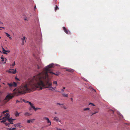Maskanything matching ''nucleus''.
Here are the masks:
<instances>
[{"label": "nucleus", "instance_id": "f257e3e1", "mask_svg": "<svg viewBox=\"0 0 130 130\" xmlns=\"http://www.w3.org/2000/svg\"><path fill=\"white\" fill-rule=\"evenodd\" d=\"M39 76L34 77L29 79L27 84L23 83L18 88V92L21 94L26 93L28 92L32 91V89L39 88V90L43 88H48L49 90L52 91L56 89V87H52V84L49 80L41 79Z\"/></svg>", "mask_w": 130, "mask_h": 130}, {"label": "nucleus", "instance_id": "f03ea898", "mask_svg": "<svg viewBox=\"0 0 130 130\" xmlns=\"http://www.w3.org/2000/svg\"><path fill=\"white\" fill-rule=\"evenodd\" d=\"M54 66L53 64H51L45 67L43 71L41 73H40L34 77L39 76V78H40L41 79L43 80H49L48 78V73H50L51 74H54L57 76L59 75L60 73L59 72H56V73L53 72V70L51 69V68L53 67Z\"/></svg>", "mask_w": 130, "mask_h": 130}, {"label": "nucleus", "instance_id": "7ed1b4c3", "mask_svg": "<svg viewBox=\"0 0 130 130\" xmlns=\"http://www.w3.org/2000/svg\"><path fill=\"white\" fill-rule=\"evenodd\" d=\"M14 95L11 94H9L6 97L4 100H6L7 102L9 101L12 98Z\"/></svg>", "mask_w": 130, "mask_h": 130}, {"label": "nucleus", "instance_id": "20e7f679", "mask_svg": "<svg viewBox=\"0 0 130 130\" xmlns=\"http://www.w3.org/2000/svg\"><path fill=\"white\" fill-rule=\"evenodd\" d=\"M8 121L9 122V123H5V125L6 126H9L10 125V124H13V121L15 120V119H12V118H9L8 119H7Z\"/></svg>", "mask_w": 130, "mask_h": 130}, {"label": "nucleus", "instance_id": "39448f33", "mask_svg": "<svg viewBox=\"0 0 130 130\" xmlns=\"http://www.w3.org/2000/svg\"><path fill=\"white\" fill-rule=\"evenodd\" d=\"M7 85L9 86V87L11 88L12 87H16L17 86V84L15 82H13L10 83H7Z\"/></svg>", "mask_w": 130, "mask_h": 130}, {"label": "nucleus", "instance_id": "423d86ee", "mask_svg": "<svg viewBox=\"0 0 130 130\" xmlns=\"http://www.w3.org/2000/svg\"><path fill=\"white\" fill-rule=\"evenodd\" d=\"M43 119L44 120H46V122L47 123V126H48L51 125V122L48 118L46 117H44L43 118Z\"/></svg>", "mask_w": 130, "mask_h": 130}, {"label": "nucleus", "instance_id": "0eeeda50", "mask_svg": "<svg viewBox=\"0 0 130 130\" xmlns=\"http://www.w3.org/2000/svg\"><path fill=\"white\" fill-rule=\"evenodd\" d=\"M11 70H9L8 71V72L9 73H12V74H14L17 72L16 69L14 71V69H10Z\"/></svg>", "mask_w": 130, "mask_h": 130}, {"label": "nucleus", "instance_id": "6e6552de", "mask_svg": "<svg viewBox=\"0 0 130 130\" xmlns=\"http://www.w3.org/2000/svg\"><path fill=\"white\" fill-rule=\"evenodd\" d=\"M63 30H64V31L67 34H70V32L69 30L67 29L65 27H63L62 28Z\"/></svg>", "mask_w": 130, "mask_h": 130}, {"label": "nucleus", "instance_id": "1a4fd4ad", "mask_svg": "<svg viewBox=\"0 0 130 130\" xmlns=\"http://www.w3.org/2000/svg\"><path fill=\"white\" fill-rule=\"evenodd\" d=\"M5 117L3 118V119H6L7 120L9 118V115L8 113H7L5 115Z\"/></svg>", "mask_w": 130, "mask_h": 130}, {"label": "nucleus", "instance_id": "9d476101", "mask_svg": "<svg viewBox=\"0 0 130 130\" xmlns=\"http://www.w3.org/2000/svg\"><path fill=\"white\" fill-rule=\"evenodd\" d=\"M2 50L3 51V53L4 54H5L7 55V53L6 52L9 53L10 52V51L9 50L6 51L5 50L4 48L2 46Z\"/></svg>", "mask_w": 130, "mask_h": 130}, {"label": "nucleus", "instance_id": "9b49d317", "mask_svg": "<svg viewBox=\"0 0 130 130\" xmlns=\"http://www.w3.org/2000/svg\"><path fill=\"white\" fill-rule=\"evenodd\" d=\"M26 38L25 36H24L23 38H21V39L22 41V44H24V41H25V42H26Z\"/></svg>", "mask_w": 130, "mask_h": 130}, {"label": "nucleus", "instance_id": "f8f14e48", "mask_svg": "<svg viewBox=\"0 0 130 130\" xmlns=\"http://www.w3.org/2000/svg\"><path fill=\"white\" fill-rule=\"evenodd\" d=\"M54 120L56 121H59L60 122L61 121L59 120V119L57 117H55L54 118Z\"/></svg>", "mask_w": 130, "mask_h": 130}, {"label": "nucleus", "instance_id": "ddd939ff", "mask_svg": "<svg viewBox=\"0 0 130 130\" xmlns=\"http://www.w3.org/2000/svg\"><path fill=\"white\" fill-rule=\"evenodd\" d=\"M66 71L70 72H72L74 71V70L71 69H67Z\"/></svg>", "mask_w": 130, "mask_h": 130}, {"label": "nucleus", "instance_id": "4468645a", "mask_svg": "<svg viewBox=\"0 0 130 130\" xmlns=\"http://www.w3.org/2000/svg\"><path fill=\"white\" fill-rule=\"evenodd\" d=\"M24 115L26 116H30L31 114H30L28 112H26L24 114Z\"/></svg>", "mask_w": 130, "mask_h": 130}, {"label": "nucleus", "instance_id": "2eb2a0df", "mask_svg": "<svg viewBox=\"0 0 130 130\" xmlns=\"http://www.w3.org/2000/svg\"><path fill=\"white\" fill-rule=\"evenodd\" d=\"M20 113H18L17 111H16L15 113V115L16 117H18L19 116Z\"/></svg>", "mask_w": 130, "mask_h": 130}, {"label": "nucleus", "instance_id": "dca6fc26", "mask_svg": "<svg viewBox=\"0 0 130 130\" xmlns=\"http://www.w3.org/2000/svg\"><path fill=\"white\" fill-rule=\"evenodd\" d=\"M7 129L8 130H15L16 129V127L8 128Z\"/></svg>", "mask_w": 130, "mask_h": 130}, {"label": "nucleus", "instance_id": "f3484780", "mask_svg": "<svg viewBox=\"0 0 130 130\" xmlns=\"http://www.w3.org/2000/svg\"><path fill=\"white\" fill-rule=\"evenodd\" d=\"M21 123H18L17 124V127H18L19 128H20L22 127V126L21 125Z\"/></svg>", "mask_w": 130, "mask_h": 130}, {"label": "nucleus", "instance_id": "a211bd4d", "mask_svg": "<svg viewBox=\"0 0 130 130\" xmlns=\"http://www.w3.org/2000/svg\"><path fill=\"white\" fill-rule=\"evenodd\" d=\"M62 95H63L64 97H68V94H66L65 93H62Z\"/></svg>", "mask_w": 130, "mask_h": 130}, {"label": "nucleus", "instance_id": "6ab92c4d", "mask_svg": "<svg viewBox=\"0 0 130 130\" xmlns=\"http://www.w3.org/2000/svg\"><path fill=\"white\" fill-rule=\"evenodd\" d=\"M59 9V8L57 5L56 6V7L55 8V11H56L57 10H58Z\"/></svg>", "mask_w": 130, "mask_h": 130}, {"label": "nucleus", "instance_id": "aec40b11", "mask_svg": "<svg viewBox=\"0 0 130 130\" xmlns=\"http://www.w3.org/2000/svg\"><path fill=\"white\" fill-rule=\"evenodd\" d=\"M90 109V108H84L83 110H84V111H86V110H89Z\"/></svg>", "mask_w": 130, "mask_h": 130}, {"label": "nucleus", "instance_id": "412c9836", "mask_svg": "<svg viewBox=\"0 0 130 130\" xmlns=\"http://www.w3.org/2000/svg\"><path fill=\"white\" fill-rule=\"evenodd\" d=\"M3 120L1 121V123L5 122H6V121L7 119H3Z\"/></svg>", "mask_w": 130, "mask_h": 130}, {"label": "nucleus", "instance_id": "4be33fe9", "mask_svg": "<svg viewBox=\"0 0 130 130\" xmlns=\"http://www.w3.org/2000/svg\"><path fill=\"white\" fill-rule=\"evenodd\" d=\"M53 83L54 84H56V86H57L58 85L57 84V82L56 81H54L53 82Z\"/></svg>", "mask_w": 130, "mask_h": 130}, {"label": "nucleus", "instance_id": "5701e85b", "mask_svg": "<svg viewBox=\"0 0 130 130\" xmlns=\"http://www.w3.org/2000/svg\"><path fill=\"white\" fill-rule=\"evenodd\" d=\"M35 109H34V110H35V111H36V110H37L38 109H41V108H36L35 107Z\"/></svg>", "mask_w": 130, "mask_h": 130}, {"label": "nucleus", "instance_id": "b1692460", "mask_svg": "<svg viewBox=\"0 0 130 130\" xmlns=\"http://www.w3.org/2000/svg\"><path fill=\"white\" fill-rule=\"evenodd\" d=\"M34 105V104H32V105H30V106H31V107L32 108H33V109H35V107L34 106H33Z\"/></svg>", "mask_w": 130, "mask_h": 130}, {"label": "nucleus", "instance_id": "393cba45", "mask_svg": "<svg viewBox=\"0 0 130 130\" xmlns=\"http://www.w3.org/2000/svg\"><path fill=\"white\" fill-rule=\"evenodd\" d=\"M35 120V119H30V121L31 122L33 123L34 121Z\"/></svg>", "mask_w": 130, "mask_h": 130}, {"label": "nucleus", "instance_id": "a878e982", "mask_svg": "<svg viewBox=\"0 0 130 130\" xmlns=\"http://www.w3.org/2000/svg\"><path fill=\"white\" fill-rule=\"evenodd\" d=\"M5 33L6 34V36H7L8 37H9L10 36V35L8 33L5 32Z\"/></svg>", "mask_w": 130, "mask_h": 130}, {"label": "nucleus", "instance_id": "bb28decb", "mask_svg": "<svg viewBox=\"0 0 130 130\" xmlns=\"http://www.w3.org/2000/svg\"><path fill=\"white\" fill-rule=\"evenodd\" d=\"M1 59H2V61H4V58L3 57V55H2V57H1Z\"/></svg>", "mask_w": 130, "mask_h": 130}, {"label": "nucleus", "instance_id": "cd10ccee", "mask_svg": "<svg viewBox=\"0 0 130 130\" xmlns=\"http://www.w3.org/2000/svg\"><path fill=\"white\" fill-rule=\"evenodd\" d=\"M8 111L7 110H6L5 111H4L3 112V114H4L5 113L7 112Z\"/></svg>", "mask_w": 130, "mask_h": 130}, {"label": "nucleus", "instance_id": "c85d7f7f", "mask_svg": "<svg viewBox=\"0 0 130 130\" xmlns=\"http://www.w3.org/2000/svg\"><path fill=\"white\" fill-rule=\"evenodd\" d=\"M57 105H59L61 106V105H64V104H60L59 103H57Z\"/></svg>", "mask_w": 130, "mask_h": 130}, {"label": "nucleus", "instance_id": "c756f323", "mask_svg": "<svg viewBox=\"0 0 130 130\" xmlns=\"http://www.w3.org/2000/svg\"><path fill=\"white\" fill-rule=\"evenodd\" d=\"M15 79L16 80H17L18 81H20V79H19V78H17L16 77H15Z\"/></svg>", "mask_w": 130, "mask_h": 130}, {"label": "nucleus", "instance_id": "7c9ffc66", "mask_svg": "<svg viewBox=\"0 0 130 130\" xmlns=\"http://www.w3.org/2000/svg\"><path fill=\"white\" fill-rule=\"evenodd\" d=\"M65 89V87H63V89H61V91L62 92H63L64 91V90Z\"/></svg>", "mask_w": 130, "mask_h": 130}, {"label": "nucleus", "instance_id": "2f4dec72", "mask_svg": "<svg viewBox=\"0 0 130 130\" xmlns=\"http://www.w3.org/2000/svg\"><path fill=\"white\" fill-rule=\"evenodd\" d=\"M13 125L14 126V127H16H16H17V124H14Z\"/></svg>", "mask_w": 130, "mask_h": 130}, {"label": "nucleus", "instance_id": "473e14b6", "mask_svg": "<svg viewBox=\"0 0 130 130\" xmlns=\"http://www.w3.org/2000/svg\"><path fill=\"white\" fill-rule=\"evenodd\" d=\"M98 111H97V110H96V111H95L94 113L93 114H95L97 113H98Z\"/></svg>", "mask_w": 130, "mask_h": 130}, {"label": "nucleus", "instance_id": "72a5a7b5", "mask_svg": "<svg viewBox=\"0 0 130 130\" xmlns=\"http://www.w3.org/2000/svg\"><path fill=\"white\" fill-rule=\"evenodd\" d=\"M15 65V61H14V62L12 64V66H14Z\"/></svg>", "mask_w": 130, "mask_h": 130}, {"label": "nucleus", "instance_id": "f704fd0d", "mask_svg": "<svg viewBox=\"0 0 130 130\" xmlns=\"http://www.w3.org/2000/svg\"><path fill=\"white\" fill-rule=\"evenodd\" d=\"M27 122L28 123H30L31 122L30 120H28L27 121Z\"/></svg>", "mask_w": 130, "mask_h": 130}, {"label": "nucleus", "instance_id": "c9c22d12", "mask_svg": "<svg viewBox=\"0 0 130 130\" xmlns=\"http://www.w3.org/2000/svg\"><path fill=\"white\" fill-rule=\"evenodd\" d=\"M61 107L63 108L64 109H66L67 108L65 106H61Z\"/></svg>", "mask_w": 130, "mask_h": 130}, {"label": "nucleus", "instance_id": "e433bc0d", "mask_svg": "<svg viewBox=\"0 0 130 130\" xmlns=\"http://www.w3.org/2000/svg\"><path fill=\"white\" fill-rule=\"evenodd\" d=\"M90 104L92 106H95V105L93 103H90L89 104V105H90Z\"/></svg>", "mask_w": 130, "mask_h": 130}, {"label": "nucleus", "instance_id": "4c0bfd02", "mask_svg": "<svg viewBox=\"0 0 130 130\" xmlns=\"http://www.w3.org/2000/svg\"><path fill=\"white\" fill-rule=\"evenodd\" d=\"M37 68L38 69H40V66H39V65H37Z\"/></svg>", "mask_w": 130, "mask_h": 130}, {"label": "nucleus", "instance_id": "58836bf2", "mask_svg": "<svg viewBox=\"0 0 130 130\" xmlns=\"http://www.w3.org/2000/svg\"><path fill=\"white\" fill-rule=\"evenodd\" d=\"M29 104L30 105H32V103H31L30 102H28Z\"/></svg>", "mask_w": 130, "mask_h": 130}, {"label": "nucleus", "instance_id": "ea45409f", "mask_svg": "<svg viewBox=\"0 0 130 130\" xmlns=\"http://www.w3.org/2000/svg\"><path fill=\"white\" fill-rule=\"evenodd\" d=\"M20 102V101H18V100H17L16 101V103H18V102Z\"/></svg>", "mask_w": 130, "mask_h": 130}, {"label": "nucleus", "instance_id": "a19ab883", "mask_svg": "<svg viewBox=\"0 0 130 130\" xmlns=\"http://www.w3.org/2000/svg\"><path fill=\"white\" fill-rule=\"evenodd\" d=\"M9 38L10 40H11L12 39V38L10 37V36L9 37Z\"/></svg>", "mask_w": 130, "mask_h": 130}, {"label": "nucleus", "instance_id": "79ce46f5", "mask_svg": "<svg viewBox=\"0 0 130 130\" xmlns=\"http://www.w3.org/2000/svg\"><path fill=\"white\" fill-rule=\"evenodd\" d=\"M57 130H62L61 129H60V128H57Z\"/></svg>", "mask_w": 130, "mask_h": 130}, {"label": "nucleus", "instance_id": "37998d69", "mask_svg": "<svg viewBox=\"0 0 130 130\" xmlns=\"http://www.w3.org/2000/svg\"><path fill=\"white\" fill-rule=\"evenodd\" d=\"M70 99H71V100L72 102V101L73 100V98H71Z\"/></svg>", "mask_w": 130, "mask_h": 130}, {"label": "nucleus", "instance_id": "c03bdc74", "mask_svg": "<svg viewBox=\"0 0 130 130\" xmlns=\"http://www.w3.org/2000/svg\"><path fill=\"white\" fill-rule=\"evenodd\" d=\"M94 113H92V114L91 115V116H92L94 114H93Z\"/></svg>", "mask_w": 130, "mask_h": 130}, {"label": "nucleus", "instance_id": "a18cd8bd", "mask_svg": "<svg viewBox=\"0 0 130 130\" xmlns=\"http://www.w3.org/2000/svg\"><path fill=\"white\" fill-rule=\"evenodd\" d=\"M92 90H93V91H95V92L96 91H95V89H92Z\"/></svg>", "mask_w": 130, "mask_h": 130}, {"label": "nucleus", "instance_id": "49530a36", "mask_svg": "<svg viewBox=\"0 0 130 130\" xmlns=\"http://www.w3.org/2000/svg\"><path fill=\"white\" fill-rule=\"evenodd\" d=\"M36 8V6H35V7H34V9H35Z\"/></svg>", "mask_w": 130, "mask_h": 130}, {"label": "nucleus", "instance_id": "de8ad7c7", "mask_svg": "<svg viewBox=\"0 0 130 130\" xmlns=\"http://www.w3.org/2000/svg\"><path fill=\"white\" fill-rule=\"evenodd\" d=\"M16 89H14V90H13V91H14L16 90Z\"/></svg>", "mask_w": 130, "mask_h": 130}, {"label": "nucleus", "instance_id": "09e8293b", "mask_svg": "<svg viewBox=\"0 0 130 130\" xmlns=\"http://www.w3.org/2000/svg\"><path fill=\"white\" fill-rule=\"evenodd\" d=\"M58 91V92H59V93H60V91Z\"/></svg>", "mask_w": 130, "mask_h": 130}, {"label": "nucleus", "instance_id": "8fccbe9b", "mask_svg": "<svg viewBox=\"0 0 130 130\" xmlns=\"http://www.w3.org/2000/svg\"><path fill=\"white\" fill-rule=\"evenodd\" d=\"M2 119H3V118H2V119H0V120H2Z\"/></svg>", "mask_w": 130, "mask_h": 130}, {"label": "nucleus", "instance_id": "3c124183", "mask_svg": "<svg viewBox=\"0 0 130 130\" xmlns=\"http://www.w3.org/2000/svg\"><path fill=\"white\" fill-rule=\"evenodd\" d=\"M29 102V101H27V103H28V102Z\"/></svg>", "mask_w": 130, "mask_h": 130}, {"label": "nucleus", "instance_id": "603ef678", "mask_svg": "<svg viewBox=\"0 0 130 130\" xmlns=\"http://www.w3.org/2000/svg\"><path fill=\"white\" fill-rule=\"evenodd\" d=\"M120 116H122L121 115H120Z\"/></svg>", "mask_w": 130, "mask_h": 130}, {"label": "nucleus", "instance_id": "864d4df0", "mask_svg": "<svg viewBox=\"0 0 130 130\" xmlns=\"http://www.w3.org/2000/svg\"><path fill=\"white\" fill-rule=\"evenodd\" d=\"M3 84H4V85H5V83H3Z\"/></svg>", "mask_w": 130, "mask_h": 130}, {"label": "nucleus", "instance_id": "5fc2aeb1", "mask_svg": "<svg viewBox=\"0 0 130 130\" xmlns=\"http://www.w3.org/2000/svg\"><path fill=\"white\" fill-rule=\"evenodd\" d=\"M2 28H3V29H4V27H2Z\"/></svg>", "mask_w": 130, "mask_h": 130}, {"label": "nucleus", "instance_id": "6e6d98bb", "mask_svg": "<svg viewBox=\"0 0 130 130\" xmlns=\"http://www.w3.org/2000/svg\"><path fill=\"white\" fill-rule=\"evenodd\" d=\"M62 106V105H61V106H60L61 107V106Z\"/></svg>", "mask_w": 130, "mask_h": 130}, {"label": "nucleus", "instance_id": "4d7b16f0", "mask_svg": "<svg viewBox=\"0 0 130 130\" xmlns=\"http://www.w3.org/2000/svg\"><path fill=\"white\" fill-rule=\"evenodd\" d=\"M1 37H0V39H1Z\"/></svg>", "mask_w": 130, "mask_h": 130}, {"label": "nucleus", "instance_id": "13d9d810", "mask_svg": "<svg viewBox=\"0 0 130 130\" xmlns=\"http://www.w3.org/2000/svg\"><path fill=\"white\" fill-rule=\"evenodd\" d=\"M0 28H1V27H0Z\"/></svg>", "mask_w": 130, "mask_h": 130}, {"label": "nucleus", "instance_id": "bf43d9fd", "mask_svg": "<svg viewBox=\"0 0 130 130\" xmlns=\"http://www.w3.org/2000/svg\"><path fill=\"white\" fill-rule=\"evenodd\" d=\"M1 29H0V30Z\"/></svg>", "mask_w": 130, "mask_h": 130}, {"label": "nucleus", "instance_id": "052dcab7", "mask_svg": "<svg viewBox=\"0 0 130 130\" xmlns=\"http://www.w3.org/2000/svg\"><path fill=\"white\" fill-rule=\"evenodd\" d=\"M1 87V85H0V87Z\"/></svg>", "mask_w": 130, "mask_h": 130}]
</instances>
